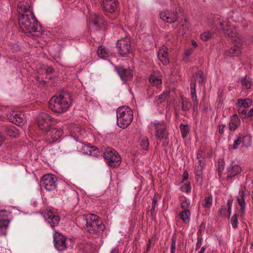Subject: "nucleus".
<instances>
[{
	"label": "nucleus",
	"mask_w": 253,
	"mask_h": 253,
	"mask_svg": "<svg viewBox=\"0 0 253 253\" xmlns=\"http://www.w3.org/2000/svg\"><path fill=\"white\" fill-rule=\"evenodd\" d=\"M224 162L222 160L219 161L218 167V174L219 176H221L222 172L224 169Z\"/></svg>",
	"instance_id": "09e8293b"
},
{
	"label": "nucleus",
	"mask_w": 253,
	"mask_h": 253,
	"mask_svg": "<svg viewBox=\"0 0 253 253\" xmlns=\"http://www.w3.org/2000/svg\"><path fill=\"white\" fill-rule=\"evenodd\" d=\"M90 23L93 24L100 29L104 25V20L102 15L99 14H94L91 16L89 20Z\"/></svg>",
	"instance_id": "5701e85b"
},
{
	"label": "nucleus",
	"mask_w": 253,
	"mask_h": 253,
	"mask_svg": "<svg viewBox=\"0 0 253 253\" xmlns=\"http://www.w3.org/2000/svg\"><path fill=\"white\" fill-rule=\"evenodd\" d=\"M152 124L155 130V136L158 139H167L169 136V132L166 125L164 122L155 121Z\"/></svg>",
	"instance_id": "6e6552de"
},
{
	"label": "nucleus",
	"mask_w": 253,
	"mask_h": 253,
	"mask_svg": "<svg viewBox=\"0 0 253 253\" xmlns=\"http://www.w3.org/2000/svg\"><path fill=\"white\" fill-rule=\"evenodd\" d=\"M44 131L47 136L51 137L48 139L53 142L57 141L59 138L62 136L63 133L62 131L57 129L52 126Z\"/></svg>",
	"instance_id": "f3484780"
},
{
	"label": "nucleus",
	"mask_w": 253,
	"mask_h": 253,
	"mask_svg": "<svg viewBox=\"0 0 253 253\" xmlns=\"http://www.w3.org/2000/svg\"><path fill=\"white\" fill-rule=\"evenodd\" d=\"M54 118L45 113H42L38 117V126L39 128L43 131L49 128L54 124Z\"/></svg>",
	"instance_id": "423d86ee"
},
{
	"label": "nucleus",
	"mask_w": 253,
	"mask_h": 253,
	"mask_svg": "<svg viewBox=\"0 0 253 253\" xmlns=\"http://www.w3.org/2000/svg\"><path fill=\"white\" fill-rule=\"evenodd\" d=\"M110 253H119L118 248H115L112 249Z\"/></svg>",
	"instance_id": "69168bd1"
},
{
	"label": "nucleus",
	"mask_w": 253,
	"mask_h": 253,
	"mask_svg": "<svg viewBox=\"0 0 253 253\" xmlns=\"http://www.w3.org/2000/svg\"><path fill=\"white\" fill-rule=\"evenodd\" d=\"M140 146L143 149L147 150L149 148V141L147 137H143L140 140Z\"/></svg>",
	"instance_id": "a19ab883"
},
{
	"label": "nucleus",
	"mask_w": 253,
	"mask_h": 253,
	"mask_svg": "<svg viewBox=\"0 0 253 253\" xmlns=\"http://www.w3.org/2000/svg\"><path fill=\"white\" fill-rule=\"evenodd\" d=\"M241 124V120L237 114L233 115L229 123V129L232 131H235Z\"/></svg>",
	"instance_id": "393cba45"
},
{
	"label": "nucleus",
	"mask_w": 253,
	"mask_h": 253,
	"mask_svg": "<svg viewBox=\"0 0 253 253\" xmlns=\"http://www.w3.org/2000/svg\"><path fill=\"white\" fill-rule=\"evenodd\" d=\"M245 187L241 188V195L237 197L238 203L240 207V211L242 216L245 213L246 203H245Z\"/></svg>",
	"instance_id": "4be33fe9"
},
{
	"label": "nucleus",
	"mask_w": 253,
	"mask_h": 253,
	"mask_svg": "<svg viewBox=\"0 0 253 253\" xmlns=\"http://www.w3.org/2000/svg\"><path fill=\"white\" fill-rule=\"evenodd\" d=\"M49 108L58 113L66 112L71 105L69 99L62 93L53 96L49 102Z\"/></svg>",
	"instance_id": "7ed1b4c3"
},
{
	"label": "nucleus",
	"mask_w": 253,
	"mask_h": 253,
	"mask_svg": "<svg viewBox=\"0 0 253 253\" xmlns=\"http://www.w3.org/2000/svg\"><path fill=\"white\" fill-rule=\"evenodd\" d=\"M232 45L228 50H225L224 54L229 57L237 56L241 54L242 42L239 38L232 39Z\"/></svg>",
	"instance_id": "9b49d317"
},
{
	"label": "nucleus",
	"mask_w": 253,
	"mask_h": 253,
	"mask_svg": "<svg viewBox=\"0 0 253 253\" xmlns=\"http://www.w3.org/2000/svg\"><path fill=\"white\" fill-rule=\"evenodd\" d=\"M97 54L101 58H105L108 56L109 51L105 47L100 46L97 50Z\"/></svg>",
	"instance_id": "c9c22d12"
},
{
	"label": "nucleus",
	"mask_w": 253,
	"mask_h": 253,
	"mask_svg": "<svg viewBox=\"0 0 253 253\" xmlns=\"http://www.w3.org/2000/svg\"><path fill=\"white\" fill-rule=\"evenodd\" d=\"M117 124L119 127L126 128L132 121L133 114L131 109L126 106L119 107L116 112Z\"/></svg>",
	"instance_id": "20e7f679"
},
{
	"label": "nucleus",
	"mask_w": 253,
	"mask_h": 253,
	"mask_svg": "<svg viewBox=\"0 0 253 253\" xmlns=\"http://www.w3.org/2000/svg\"><path fill=\"white\" fill-rule=\"evenodd\" d=\"M18 23L22 32L29 34L34 39L40 37L42 34V27L39 23L34 13L29 15H20Z\"/></svg>",
	"instance_id": "f257e3e1"
},
{
	"label": "nucleus",
	"mask_w": 253,
	"mask_h": 253,
	"mask_svg": "<svg viewBox=\"0 0 253 253\" xmlns=\"http://www.w3.org/2000/svg\"><path fill=\"white\" fill-rule=\"evenodd\" d=\"M17 10L19 16L20 15H29L34 13L32 11V7L27 2H20L17 6Z\"/></svg>",
	"instance_id": "6ab92c4d"
},
{
	"label": "nucleus",
	"mask_w": 253,
	"mask_h": 253,
	"mask_svg": "<svg viewBox=\"0 0 253 253\" xmlns=\"http://www.w3.org/2000/svg\"><path fill=\"white\" fill-rule=\"evenodd\" d=\"M37 80L39 82V83L41 85H44L45 83V81L44 80H40V78L39 77H37Z\"/></svg>",
	"instance_id": "e2e57ef3"
},
{
	"label": "nucleus",
	"mask_w": 253,
	"mask_h": 253,
	"mask_svg": "<svg viewBox=\"0 0 253 253\" xmlns=\"http://www.w3.org/2000/svg\"><path fill=\"white\" fill-rule=\"evenodd\" d=\"M253 103L252 100L250 98L238 99L237 102V106L241 108H248L252 105Z\"/></svg>",
	"instance_id": "c85d7f7f"
},
{
	"label": "nucleus",
	"mask_w": 253,
	"mask_h": 253,
	"mask_svg": "<svg viewBox=\"0 0 253 253\" xmlns=\"http://www.w3.org/2000/svg\"><path fill=\"white\" fill-rule=\"evenodd\" d=\"M241 171V167L239 165L232 162L226 169V180L232 181L233 178L240 174Z\"/></svg>",
	"instance_id": "f8f14e48"
},
{
	"label": "nucleus",
	"mask_w": 253,
	"mask_h": 253,
	"mask_svg": "<svg viewBox=\"0 0 253 253\" xmlns=\"http://www.w3.org/2000/svg\"><path fill=\"white\" fill-rule=\"evenodd\" d=\"M150 84L153 86H158L162 84V80L155 75H151L149 79Z\"/></svg>",
	"instance_id": "f704fd0d"
},
{
	"label": "nucleus",
	"mask_w": 253,
	"mask_h": 253,
	"mask_svg": "<svg viewBox=\"0 0 253 253\" xmlns=\"http://www.w3.org/2000/svg\"><path fill=\"white\" fill-rule=\"evenodd\" d=\"M249 79L247 76H246L245 78L242 80V85L248 89H250L252 86V82Z\"/></svg>",
	"instance_id": "79ce46f5"
},
{
	"label": "nucleus",
	"mask_w": 253,
	"mask_h": 253,
	"mask_svg": "<svg viewBox=\"0 0 253 253\" xmlns=\"http://www.w3.org/2000/svg\"><path fill=\"white\" fill-rule=\"evenodd\" d=\"M7 119L11 123L17 126H21L24 123V115L18 111H12L7 114Z\"/></svg>",
	"instance_id": "ddd939ff"
},
{
	"label": "nucleus",
	"mask_w": 253,
	"mask_h": 253,
	"mask_svg": "<svg viewBox=\"0 0 253 253\" xmlns=\"http://www.w3.org/2000/svg\"><path fill=\"white\" fill-rule=\"evenodd\" d=\"M116 69L123 81H128L132 78V74L129 68H125L123 66H119L116 67Z\"/></svg>",
	"instance_id": "a211bd4d"
},
{
	"label": "nucleus",
	"mask_w": 253,
	"mask_h": 253,
	"mask_svg": "<svg viewBox=\"0 0 253 253\" xmlns=\"http://www.w3.org/2000/svg\"><path fill=\"white\" fill-rule=\"evenodd\" d=\"M158 196V194H155L154 198L152 199V206L154 207H156L157 204V199H156V197Z\"/></svg>",
	"instance_id": "4d7b16f0"
},
{
	"label": "nucleus",
	"mask_w": 253,
	"mask_h": 253,
	"mask_svg": "<svg viewBox=\"0 0 253 253\" xmlns=\"http://www.w3.org/2000/svg\"><path fill=\"white\" fill-rule=\"evenodd\" d=\"M188 178V173L187 170H185L183 174L182 181H185Z\"/></svg>",
	"instance_id": "bf43d9fd"
},
{
	"label": "nucleus",
	"mask_w": 253,
	"mask_h": 253,
	"mask_svg": "<svg viewBox=\"0 0 253 253\" xmlns=\"http://www.w3.org/2000/svg\"><path fill=\"white\" fill-rule=\"evenodd\" d=\"M212 205V196L209 195L205 198L204 203L203 204V206L204 208L210 209Z\"/></svg>",
	"instance_id": "e433bc0d"
},
{
	"label": "nucleus",
	"mask_w": 253,
	"mask_h": 253,
	"mask_svg": "<svg viewBox=\"0 0 253 253\" xmlns=\"http://www.w3.org/2000/svg\"><path fill=\"white\" fill-rule=\"evenodd\" d=\"M85 229L88 233L99 235L105 229V225L101 219L94 214H88L84 216Z\"/></svg>",
	"instance_id": "f03ea898"
},
{
	"label": "nucleus",
	"mask_w": 253,
	"mask_h": 253,
	"mask_svg": "<svg viewBox=\"0 0 253 253\" xmlns=\"http://www.w3.org/2000/svg\"><path fill=\"white\" fill-rule=\"evenodd\" d=\"M108 165L112 167L118 166L121 163V157L118 152L111 147H107L103 153Z\"/></svg>",
	"instance_id": "39448f33"
},
{
	"label": "nucleus",
	"mask_w": 253,
	"mask_h": 253,
	"mask_svg": "<svg viewBox=\"0 0 253 253\" xmlns=\"http://www.w3.org/2000/svg\"><path fill=\"white\" fill-rule=\"evenodd\" d=\"M196 83L194 81H191L190 83L191 95L196 94Z\"/></svg>",
	"instance_id": "3c124183"
},
{
	"label": "nucleus",
	"mask_w": 253,
	"mask_h": 253,
	"mask_svg": "<svg viewBox=\"0 0 253 253\" xmlns=\"http://www.w3.org/2000/svg\"><path fill=\"white\" fill-rule=\"evenodd\" d=\"M211 37V34L210 32H206L202 33L200 35L201 40L204 41H208Z\"/></svg>",
	"instance_id": "c03bdc74"
},
{
	"label": "nucleus",
	"mask_w": 253,
	"mask_h": 253,
	"mask_svg": "<svg viewBox=\"0 0 253 253\" xmlns=\"http://www.w3.org/2000/svg\"><path fill=\"white\" fill-rule=\"evenodd\" d=\"M253 116V108L251 109L247 113V117H251Z\"/></svg>",
	"instance_id": "680f3d73"
},
{
	"label": "nucleus",
	"mask_w": 253,
	"mask_h": 253,
	"mask_svg": "<svg viewBox=\"0 0 253 253\" xmlns=\"http://www.w3.org/2000/svg\"><path fill=\"white\" fill-rule=\"evenodd\" d=\"M155 209V207L152 206L151 209L150 210L151 216L152 219L155 218V214L154 213Z\"/></svg>",
	"instance_id": "5fc2aeb1"
},
{
	"label": "nucleus",
	"mask_w": 253,
	"mask_h": 253,
	"mask_svg": "<svg viewBox=\"0 0 253 253\" xmlns=\"http://www.w3.org/2000/svg\"><path fill=\"white\" fill-rule=\"evenodd\" d=\"M53 243L55 249L59 252L66 251L68 248L67 238L62 234L55 232L53 234Z\"/></svg>",
	"instance_id": "0eeeda50"
},
{
	"label": "nucleus",
	"mask_w": 253,
	"mask_h": 253,
	"mask_svg": "<svg viewBox=\"0 0 253 253\" xmlns=\"http://www.w3.org/2000/svg\"><path fill=\"white\" fill-rule=\"evenodd\" d=\"M44 70L45 72L46 75L52 74L54 73V70L51 67L46 66L44 68Z\"/></svg>",
	"instance_id": "603ef678"
},
{
	"label": "nucleus",
	"mask_w": 253,
	"mask_h": 253,
	"mask_svg": "<svg viewBox=\"0 0 253 253\" xmlns=\"http://www.w3.org/2000/svg\"><path fill=\"white\" fill-rule=\"evenodd\" d=\"M166 49L167 48L165 46H163L159 49L158 52V58L164 65H167L169 62L168 57V53L166 51Z\"/></svg>",
	"instance_id": "b1692460"
},
{
	"label": "nucleus",
	"mask_w": 253,
	"mask_h": 253,
	"mask_svg": "<svg viewBox=\"0 0 253 253\" xmlns=\"http://www.w3.org/2000/svg\"><path fill=\"white\" fill-rule=\"evenodd\" d=\"M191 106V103L187 98L181 97V102L175 106L174 109L175 111L181 110L183 112H186L190 110Z\"/></svg>",
	"instance_id": "aec40b11"
},
{
	"label": "nucleus",
	"mask_w": 253,
	"mask_h": 253,
	"mask_svg": "<svg viewBox=\"0 0 253 253\" xmlns=\"http://www.w3.org/2000/svg\"><path fill=\"white\" fill-rule=\"evenodd\" d=\"M150 244H151V241H150V240H149L148 242L147 243L146 251H148L149 250V249L150 248Z\"/></svg>",
	"instance_id": "338daca9"
},
{
	"label": "nucleus",
	"mask_w": 253,
	"mask_h": 253,
	"mask_svg": "<svg viewBox=\"0 0 253 253\" xmlns=\"http://www.w3.org/2000/svg\"><path fill=\"white\" fill-rule=\"evenodd\" d=\"M224 126H225L223 125H219L218 126V132L221 134H222L224 133L223 129H224Z\"/></svg>",
	"instance_id": "6e6d98bb"
},
{
	"label": "nucleus",
	"mask_w": 253,
	"mask_h": 253,
	"mask_svg": "<svg viewBox=\"0 0 253 253\" xmlns=\"http://www.w3.org/2000/svg\"><path fill=\"white\" fill-rule=\"evenodd\" d=\"M238 113H239V114H244L246 116H247V110L245 109H244L243 110H241L240 109H238Z\"/></svg>",
	"instance_id": "052dcab7"
},
{
	"label": "nucleus",
	"mask_w": 253,
	"mask_h": 253,
	"mask_svg": "<svg viewBox=\"0 0 253 253\" xmlns=\"http://www.w3.org/2000/svg\"><path fill=\"white\" fill-rule=\"evenodd\" d=\"M44 217L52 228L58 226L60 221V217L58 214L51 210H49L45 213Z\"/></svg>",
	"instance_id": "4468645a"
},
{
	"label": "nucleus",
	"mask_w": 253,
	"mask_h": 253,
	"mask_svg": "<svg viewBox=\"0 0 253 253\" xmlns=\"http://www.w3.org/2000/svg\"><path fill=\"white\" fill-rule=\"evenodd\" d=\"M181 190L182 192L189 193L191 191V186L190 182H186L181 187Z\"/></svg>",
	"instance_id": "49530a36"
},
{
	"label": "nucleus",
	"mask_w": 253,
	"mask_h": 253,
	"mask_svg": "<svg viewBox=\"0 0 253 253\" xmlns=\"http://www.w3.org/2000/svg\"><path fill=\"white\" fill-rule=\"evenodd\" d=\"M118 5L117 0H103L102 6L104 10L109 13H113L116 10Z\"/></svg>",
	"instance_id": "412c9836"
},
{
	"label": "nucleus",
	"mask_w": 253,
	"mask_h": 253,
	"mask_svg": "<svg viewBox=\"0 0 253 253\" xmlns=\"http://www.w3.org/2000/svg\"><path fill=\"white\" fill-rule=\"evenodd\" d=\"M238 214H234L233 216L232 217L231 220V223L232 224V226L233 228H236L238 227Z\"/></svg>",
	"instance_id": "a18cd8bd"
},
{
	"label": "nucleus",
	"mask_w": 253,
	"mask_h": 253,
	"mask_svg": "<svg viewBox=\"0 0 253 253\" xmlns=\"http://www.w3.org/2000/svg\"><path fill=\"white\" fill-rule=\"evenodd\" d=\"M190 215L191 212L190 210H183L179 214L180 218L185 223H188L190 222Z\"/></svg>",
	"instance_id": "7c9ffc66"
},
{
	"label": "nucleus",
	"mask_w": 253,
	"mask_h": 253,
	"mask_svg": "<svg viewBox=\"0 0 253 253\" xmlns=\"http://www.w3.org/2000/svg\"><path fill=\"white\" fill-rule=\"evenodd\" d=\"M206 248L204 247H203L201 248L200 251L198 253H204L206 250Z\"/></svg>",
	"instance_id": "774afa93"
},
{
	"label": "nucleus",
	"mask_w": 253,
	"mask_h": 253,
	"mask_svg": "<svg viewBox=\"0 0 253 253\" xmlns=\"http://www.w3.org/2000/svg\"><path fill=\"white\" fill-rule=\"evenodd\" d=\"M199 162L200 164L196 167L195 174L197 182H199L200 183H202L203 182V165H201V161H199Z\"/></svg>",
	"instance_id": "c756f323"
},
{
	"label": "nucleus",
	"mask_w": 253,
	"mask_h": 253,
	"mask_svg": "<svg viewBox=\"0 0 253 253\" xmlns=\"http://www.w3.org/2000/svg\"><path fill=\"white\" fill-rule=\"evenodd\" d=\"M9 220L0 219V236L5 235Z\"/></svg>",
	"instance_id": "2f4dec72"
},
{
	"label": "nucleus",
	"mask_w": 253,
	"mask_h": 253,
	"mask_svg": "<svg viewBox=\"0 0 253 253\" xmlns=\"http://www.w3.org/2000/svg\"><path fill=\"white\" fill-rule=\"evenodd\" d=\"M252 138L250 136H239L234 141L232 149L235 150L237 149L239 145L241 143L242 146L246 148L248 147L251 143Z\"/></svg>",
	"instance_id": "dca6fc26"
},
{
	"label": "nucleus",
	"mask_w": 253,
	"mask_h": 253,
	"mask_svg": "<svg viewBox=\"0 0 253 253\" xmlns=\"http://www.w3.org/2000/svg\"><path fill=\"white\" fill-rule=\"evenodd\" d=\"M180 207L183 210H189L190 207V200L185 197V200L181 202Z\"/></svg>",
	"instance_id": "ea45409f"
},
{
	"label": "nucleus",
	"mask_w": 253,
	"mask_h": 253,
	"mask_svg": "<svg viewBox=\"0 0 253 253\" xmlns=\"http://www.w3.org/2000/svg\"><path fill=\"white\" fill-rule=\"evenodd\" d=\"M160 17L162 20L169 23H173L178 19L176 11H170L168 10L161 12Z\"/></svg>",
	"instance_id": "2eb2a0df"
},
{
	"label": "nucleus",
	"mask_w": 253,
	"mask_h": 253,
	"mask_svg": "<svg viewBox=\"0 0 253 253\" xmlns=\"http://www.w3.org/2000/svg\"><path fill=\"white\" fill-rule=\"evenodd\" d=\"M86 153L90 156L97 157L99 150L95 146H86L84 149Z\"/></svg>",
	"instance_id": "473e14b6"
},
{
	"label": "nucleus",
	"mask_w": 253,
	"mask_h": 253,
	"mask_svg": "<svg viewBox=\"0 0 253 253\" xmlns=\"http://www.w3.org/2000/svg\"><path fill=\"white\" fill-rule=\"evenodd\" d=\"M169 90H165L162 94L155 97L154 102L156 104H162L169 96Z\"/></svg>",
	"instance_id": "cd10ccee"
},
{
	"label": "nucleus",
	"mask_w": 253,
	"mask_h": 253,
	"mask_svg": "<svg viewBox=\"0 0 253 253\" xmlns=\"http://www.w3.org/2000/svg\"><path fill=\"white\" fill-rule=\"evenodd\" d=\"M179 128L180 129L182 137L183 138H185L187 136L188 133L189 132L188 125L181 124L180 125Z\"/></svg>",
	"instance_id": "4c0bfd02"
},
{
	"label": "nucleus",
	"mask_w": 253,
	"mask_h": 253,
	"mask_svg": "<svg viewBox=\"0 0 253 253\" xmlns=\"http://www.w3.org/2000/svg\"><path fill=\"white\" fill-rule=\"evenodd\" d=\"M192 53V50L191 49L186 50L184 53V55L185 57H189Z\"/></svg>",
	"instance_id": "13d9d810"
},
{
	"label": "nucleus",
	"mask_w": 253,
	"mask_h": 253,
	"mask_svg": "<svg viewBox=\"0 0 253 253\" xmlns=\"http://www.w3.org/2000/svg\"><path fill=\"white\" fill-rule=\"evenodd\" d=\"M222 31L227 36L234 39L235 38H238L236 36L237 31L236 28L234 26H227L226 27L222 28Z\"/></svg>",
	"instance_id": "a878e982"
},
{
	"label": "nucleus",
	"mask_w": 253,
	"mask_h": 253,
	"mask_svg": "<svg viewBox=\"0 0 253 253\" xmlns=\"http://www.w3.org/2000/svg\"><path fill=\"white\" fill-rule=\"evenodd\" d=\"M10 215V212L5 210L0 211V219H5L6 220H9L8 217Z\"/></svg>",
	"instance_id": "37998d69"
},
{
	"label": "nucleus",
	"mask_w": 253,
	"mask_h": 253,
	"mask_svg": "<svg viewBox=\"0 0 253 253\" xmlns=\"http://www.w3.org/2000/svg\"><path fill=\"white\" fill-rule=\"evenodd\" d=\"M5 131L8 135L12 137H16L19 133L18 129L14 126L5 127Z\"/></svg>",
	"instance_id": "72a5a7b5"
},
{
	"label": "nucleus",
	"mask_w": 253,
	"mask_h": 253,
	"mask_svg": "<svg viewBox=\"0 0 253 253\" xmlns=\"http://www.w3.org/2000/svg\"><path fill=\"white\" fill-rule=\"evenodd\" d=\"M202 239L198 238L197 244L196 245V249H199L200 248L201 246L202 245Z\"/></svg>",
	"instance_id": "864d4df0"
},
{
	"label": "nucleus",
	"mask_w": 253,
	"mask_h": 253,
	"mask_svg": "<svg viewBox=\"0 0 253 253\" xmlns=\"http://www.w3.org/2000/svg\"><path fill=\"white\" fill-rule=\"evenodd\" d=\"M176 238L173 236L171 238V244L170 246V253H175L176 249Z\"/></svg>",
	"instance_id": "de8ad7c7"
},
{
	"label": "nucleus",
	"mask_w": 253,
	"mask_h": 253,
	"mask_svg": "<svg viewBox=\"0 0 253 253\" xmlns=\"http://www.w3.org/2000/svg\"><path fill=\"white\" fill-rule=\"evenodd\" d=\"M195 77L197 80L199 79L198 80L199 84H203L205 83V79L204 73L202 71L198 70L195 74Z\"/></svg>",
	"instance_id": "58836bf2"
},
{
	"label": "nucleus",
	"mask_w": 253,
	"mask_h": 253,
	"mask_svg": "<svg viewBox=\"0 0 253 253\" xmlns=\"http://www.w3.org/2000/svg\"><path fill=\"white\" fill-rule=\"evenodd\" d=\"M227 210L225 207H222L220 209L219 213L220 216L223 217H225L226 215V212L228 213V218H230V216L231 213L232 206V201L231 200H229L227 203Z\"/></svg>",
	"instance_id": "bb28decb"
},
{
	"label": "nucleus",
	"mask_w": 253,
	"mask_h": 253,
	"mask_svg": "<svg viewBox=\"0 0 253 253\" xmlns=\"http://www.w3.org/2000/svg\"><path fill=\"white\" fill-rule=\"evenodd\" d=\"M56 181L57 178L54 175L45 174L41 178V185L47 191H52L56 188Z\"/></svg>",
	"instance_id": "9d476101"
},
{
	"label": "nucleus",
	"mask_w": 253,
	"mask_h": 253,
	"mask_svg": "<svg viewBox=\"0 0 253 253\" xmlns=\"http://www.w3.org/2000/svg\"><path fill=\"white\" fill-rule=\"evenodd\" d=\"M4 141V137L2 135V134L0 133V146L2 145L3 142Z\"/></svg>",
	"instance_id": "0e129e2a"
},
{
	"label": "nucleus",
	"mask_w": 253,
	"mask_h": 253,
	"mask_svg": "<svg viewBox=\"0 0 253 253\" xmlns=\"http://www.w3.org/2000/svg\"><path fill=\"white\" fill-rule=\"evenodd\" d=\"M191 99L193 102V110H196L198 106V100L197 99V94L191 95Z\"/></svg>",
	"instance_id": "8fccbe9b"
},
{
	"label": "nucleus",
	"mask_w": 253,
	"mask_h": 253,
	"mask_svg": "<svg viewBox=\"0 0 253 253\" xmlns=\"http://www.w3.org/2000/svg\"><path fill=\"white\" fill-rule=\"evenodd\" d=\"M116 44L117 51L120 56L125 57L130 52V42L128 38L118 40Z\"/></svg>",
	"instance_id": "1a4fd4ad"
}]
</instances>
